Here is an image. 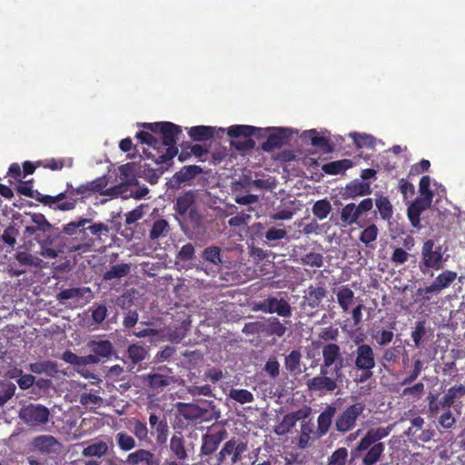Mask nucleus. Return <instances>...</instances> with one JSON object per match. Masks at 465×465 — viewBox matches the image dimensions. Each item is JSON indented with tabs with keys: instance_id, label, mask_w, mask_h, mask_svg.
Masks as SVG:
<instances>
[{
	"instance_id": "obj_1",
	"label": "nucleus",
	"mask_w": 465,
	"mask_h": 465,
	"mask_svg": "<svg viewBox=\"0 0 465 465\" xmlns=\"http://www.w3.org/2000/svg\"><path fill=\"white\" fill-rule=\"evenodd\" d=\"M391 427L369 429L357 445L351 450V460H361V465H375L385 451V443L381 440L390 435Z\"/></svg>"
},
{
	"instance_id": "obj_2",
	"label": "nucleus",
	"mask_w": 465,
	"mask_h": 465,
	"mask_svg": "<svg viewBox=\"0 0 465 465\" xmlns=\"http://www.w3.org/2000/svg\"><path fill=\"white\" fill-rule=\"evenodd\" d=\"M91 222L89 218L79 217L63 226L62 232L77 242L70 246V251L87 252L94 244V240L90 234L100 237L109 232L106 224L103 223L91 224Z\"/></svg>"
},
{
	"instance_id": "obj_3",
	"label": "nucleus",
	"mask_w": 465,
	"mask_h": 465,
	"mask_svg": "<svg viewBox=\"0 0 465 465\" xmlns=\"http://www.w3.org/2000/svg\"><path fill=\"white\" fill-rule=\"evenodd\" d=\"M143 128L162 135L160 146L166 147L165 153L153 156L156 163H164L178 154L176 143L182 134V127L171 122L145 123Z\"/></svg>"
},
{
	"instance_id": "obj_4",
	"label": "nucleus",
	"mask_w": 465,
	"mask_h": 465,
	"mask_svg": "<svg viewBox=\"0 0 465 465\" xmlns=\"http://www.w3.org/2000/svg\"><path fill=\"white\" fill-rule=\"evenodd\" d=\"M198 193L188 190L178 195L173 203L176 219L180 224L187 223L193 229H200L203 225V215L198 203Z\"/></svg>"
},
{
	"instance_id": "obj_5",
	"label": "nucleus",
	"mask_w": 465,
	"mask_h": 465,
	"mask_svg": "<svg viewBox=\"0 0 465 465\" xmlns=\"http://www.w3.org/2000/svg\"><path fill=\"white\" fill-rule=\"evenodd\" d=\"M89 183L79 185L74 188L69 183H66V190L57 195L51 196L46 195L40 199V203L53 210H58L63 212L72 211L76 207L79 198L81 196L83 201L84 198L92 195Z\"/></svg>"
},
{
	"instance_id": "obj_6",
	"label": "nucleus",
	"mask_w": 465,
	"mask_h": 465,
	"mask_svg": "<svg viewBox=\"0 0 465 465\" xmlns=\"http://www.w3.org/2000/svg\"><path fill=\"white\" fill-rule=\"evenodd\" d=\"M465 396V385L456 384L447 390L445 394L439 399V395L430 392L427 396L428 417L434 419L440 414V409L461 407L460 399Z\"/></svg>"
},
{
	"instance_id": "obj_7",
	"label": "nucleus",
	"mask_w": 465,
	"mask_h": 465,
	"mask_svg": "<svg viewBox=\"0 0 465 465\" xmlns=\"http://www.w3.org/2000/svg\"><path fill=\"white\" fill-rule=\"evenodd\" d=\"M50 416L49 409L39 403L24 405L18 413L23 423L35 430L43 429L49 422Z\"/></svg>"
},
{
	"instance_id": "obj_8",
	"label": "nucleus",
	"mask_w": 465,
	"mask_h": 465,
	"mask_svg": "<svg viewBox=\"0 0 465 465\" xmlns=\"http://www.w3.org/2000/svg\"><path fill=\"white\" fill-rule=\"evenodd\" d=\"M444 262L441 247H435L433 240L425 241L421 247L420 261L419 262L420 272L426 274L430 269L441 270L444 267Z\"/></svg>"
},
{
	"instance_id": "obj_9",
	"label": "nucleus",
	"mask_w": 465,
	"mask_h": 465,
	"mask_svg": "<svg viewBox=\"0 0 465 465\" xmlns=\"http://www.w3.org/2000/svg\"><path fill=\"white\" fill-rule=\"evenodd\" d=\"M365 405L362 402H356L346 407L334 421V430L341 434L351 431L357 425L358 419L362 415Z\"/></svg>"
},
{
	"instance_id": "obj_10",
	"label": "nucleus",
	"mask_w": 465,
	"mask_h": 465,
	"mask_svg": "<svg viewBox=\"0 0 465 465\" xmlns=\"http://www.w3.org/2000/svg\"><path fill=\"white\" fill-rule=\"evenodd\" d=\"M354 354V367L361 371L360 381L363 382L372 376L371 371L376 365L374 351L370 344L361 343L357 346Z\"/></svg>"
},
{
	"instance_id": "obj_11",
	"label": "nucleus",
	"mask_w": 465,
	"mask_h": 465,
	"mask_svg": "<svg viewBox=\"0 0 465 465\" xmlns=\"http://www.w3.org/2000/svg\"><path fill=\"white\" fill-rule=\"evenodd\" d=\"M322 363L321 367L331 370V375H335L336 378H340L341 376V371L344 368V359L341 351V347L337 343H326L322 347Z\"/></svg>"
},
{
	"instance_id": "obj_12",
	"label": "nucleus",
	"mask_w": 465,
	"mask_h": 465,
	"mask_svg": "<svg viewBox=\"0 0 465 465\" xmlns=\"http://www.w3.org/2000/svg\"><path fill=\"white\" fill-rule=\"evenodd\" d=\"M335 375H331V370L321 367L320 374L307 381L308 391L318 392L319 395L331 392L338 387Z\"/></svg>"
},
{
	"instance_id": "obj_13",
	"label": "nucleus",
	"mask_w": 465,
	"mask_h": 465,
	"mask_svg": "<svg viewBox=\"0 0 465 465\" xmlns=\"http://www.w3.org/2000/svg\"><path fill=\"white\" fill-rule=\"evenodd\" d=\"M253 131L254 126L236 124L228 128L227 134L232 138L242 137V141L239 140L232 142V145H233L238 151H248L255 147V142L252 138Z\"/></svg>"
},
{
	"instance_id": "obj_14",
	"label": "nucleus",
	"mask_w": 465,
	"mask_h": 465,
	"mask_svg": "<svg viewBox=\"0 0 465 465\" xmlns=\"http://www.w3.org/2000/svg\"><path fill=\"white\" fill-rule=\"evenodd\" d=\"M292 137V132L284 127H270L268 137L265 142L261 144L263 152L271 153L275 149L281 148L288 143Z\"/></svg>"
},
{
	"instance_id": "obj_15",
	"label": "nucleus",
	"mask_w": 465,
	"mask_h": 465,
	"mask_svg": "<svg viewBox=\"0 0 465 465\" xmlns=\"http://www.w3.org/2000/svg\"><path fill=\"white\" fill-rule=\"evenodd\" d=\"M246 450V444L237 441L235 439L227 440L216 455L215 465H223L227 457H231L232 463H237L242 460V453Z\"/></svg>"
},
{
	"instance_id": "obj_16",
	"label": "nucleus",
	"mask_w": 465,
	"mask_h": 465,
	"mask_svg": "<svg viewBox=\"0 0 465 465\" xmlns=\"http://www.w3.org/2000/svg\"><path fill=\"white\" fill-rule=\"evenodd\" d=\"M256 309L265 313H277L279 316L289 318L292 316L290 303L281 298L269 297L256 305Z\"/></svg>"
},
{
	"instance_id": "obj_17",
	"label": "nucleus",
	"mask_w": 465,
	"mask_h": 465,
	"mask_svg": "<svg viewBox=\"0 0 465 465\" xmlns=\"http://www.w3.org/2000/svg\"><path fill=\"white\" fill-rule=\"evenodd\" d=\"M228 436V432L225 429H221L216 432H208L202 437V445L200 448V455L202 457L210 456L214 453L222 441H223Z\"/></svg>"
},
{
	"instance_id": "obj_18",
	"label": "nucleus",
	"mask_w": 465,
	"mask_h": 465,
	"mask_svg": "<svg viewBox=\"0 0 465 465\" xmlns=\"http://www.w3.org/2000/svg\"><path fill=\"white\" fill-rule=\"evenodd\" d=\"M203 173V170L199 165H186L176 172L167 182V185L171 189H178L183 183L193 180L197 175Z\"/></svg>"
},
{
	"instance_id": "obj_19",
	"label": "nucleus",
	"mask_w": 465,
	"mask_h": 465,
	"mask_svg": "<svg viewBox=\"0 0 465 465\" xmlns=\"http://www.w3.org/2000/svg\"><path fill=\"white\" fill-rule=\"evenodd\" d=\"M170 450L176 460L184 461L193 454L194 448L192 443L186 444L181 432H176L170 440Z\"/></svg>"
},
{
	"instance_id": "obj_20",
	"label": "nucleus",
	"mask_w": 465,
	"mask_h": 465,
	"mask_svg": "<svg viewBox=\"0 0 465 465\" xmlns=\"http://www.w3.org/2000/svg\"><path fill=\"white\" fill-rule=\"evenodd\" d=\"M30 446L32 450L51 455L58 452L61 443L53 435H38L32 439Z\"/></svg>"
},
{
	"instance_id": "obj_21",
	"label": "nucleus",
	"mask_w": 465,
	"mask_h": 465,
	"mask_svg": "<svg viewBox=\"0 0 465 465\" xmlns=\"http://www.w3.org/2000/svg\"><path fill=\"white\" fill-rule=\"evenodd\" d=\"M170 371L171 370L166 366L159 367L157 371L148 373L144 377V380L151 389L162 390L173 382V378L169 375Z\"/></svg>"
},
{
	"instance_id": "obj_22",
	"label": "nucleus",
	"mask_w": 465,
	"mask_h": 465,
	"mask_svg": "<svg viewBox=\"0 0 465 465\" xmlns=\"http://www.w3.org/2000/svg\"><path fill=\"white\" fill-rule=\"evenodd\" d=\"M336 408L333 405H328L317 418V429L315 430V438L319 439L325 436L331 426Z\"/></svg>"
},
{
	"instance_id": "obj_23",
	"label": "nucleus",
	"mask_w": 465,
	"mask_h": 465,
	"mask_svg": "<svg viewBox=\"0 0 465 465\" xmlns=\"http://www.w3.org/2000/svg\"><path fill=\"white\" fill-rule=\"evenodd\" d=\"M126 462L129 465H139L141 463H144L145 465H160L161 460L152 451L139 449L128 454Z\"/></svg>"
},
{
	"instance_id": "obj_24",
	"label": "nucleus",
	"mask_w": 465,
	"mask_h": 465,
	"mask_svg": "<svg viewBox=\"0 0 465 465\" xmlns=\"http://www.w3.org/2000/svg\"><path fill=\"white\" fill-rule=\"evenodd\" d=\"M371 193V183L355 179L345 187V194L349 198L369 195Z\"/></svg>"
},
{
	"instance_id": "obj_25",
	"label": "nucleus",
	"mask_w": 465,
	"mask_h": 465,
	"mask_svg": "<svg viewBox=\"0 0 465 465\" xmlns=\"http://www.w3.org/2000/svg\"><path fill=\"white\" fill-rule=\"evenodd\" d=\"M327 291L322 286H309L304 296L305 303L312 309L318 308L322 301L326 297Z\"/></svg>"
},
{
	"instance_id": "obj_26",
	"label": "nucleus",
	"mask_w": 465,
	"mask_h": 465,
	"mask_svg": "<svg viewBox=\"0 0 465 465\" xmlns=\"http://www.w3.org/2000/svg\"><path fill=\"white\" fill-rule=\"evenodd\" d=\"M375 205L377 211L383 221L390 222L393 216V205L388 196L382 193H376Z\"/></svg>"
},
{
	"instance_id": "obj_27",
	"label": "nucleus",
	"mask_w": 465,
	"mask_h": 465,
	"mask_svg": "<svg viewBox=\"0 0 465 465\" xmlns=\"http://www.w3.org/2000/svg\"><path fill=\"white\" fill-rule=\"evenodd\" d=\"M353 166L351 159H341L324 163L322 170L330 175H338L344 173L348 169Z\"/></svg>"
},
{
	"instance_id": "obj_28",
	"label": "nucleus",
	"mask_w": 465,
	"mask_h": 465,
	"mask_svg": "<svg viewBox=\"0 0 465 465\" xmlns=\"http://www.w3.org/2000/svg\"><path fill=\"white\" fill-rule=\"evenodd\" d=\"M215 130L212 126L196 125L188 129V134L193 141L204 142L213 138Z\"/></svg>"
},
{
	"instance_id": "obj_29",
	"label": "nucleus",
	"mask_w": 465,
	"mask_h": 465,
	"mask_svg": "<svg viewBox=\"0 0 465 465\" xmlns=\"http://www.w3.org/2000/svg\"><path fill=\"white\" fill-rule=\"evenodd\" d=\"M88 348L101 359L109 358L114 352L113 344L108 340L90 341Z\"/></svg>"
},
{
	"instance_id": "obj_30",
	"label": "nucleus",
	"mask_w": 465,
	"mask_h": 465,
	"mask_svg": "<svg viewBox=\"0 0 465 465\" xmlns=\"http://www.w3.org/2000/svg\"><path fill=\"white\" fill-rule=\"evenodd\" d=\"M302 353L299 350L292 351L284 359V367L289 373L297 375L302 372Z\"/></svg>"
},
{
	"instance_id": "obj_31",
	"label": "nucleus",
	"mask_w": 465,
	"mask_h": 465,
	"mask_svg": "<svg viewBox=\"0 0 465 465\" xmlns=\"http://www.w3.org/2000/svg\"><path fill=\"white\" fill-rule=\"evenodd\" d=\"M457 272L450 270H445L440 272L431 284L435 287L437 292L440 293L444 289H447L457 278Z\"/></svg>"
},
{
	"instance_id": "obj_32",
	"label": "nucleus",
	"mask_w": 465,
	"mask_h": 465,
	"mask_svg": "<svg viewBox=\"0 0 465 465\" xmlns=\"http://www.w3.org/2000/svg\"><path fill=\"white\" fill-rule=\"evenodd\" d=\"M336 296L338 304L341 308L342 312H349L354 300L353 291L348 285H343L338 290Z\"/></svg>"
},
{
	"instance_id": "obj_33",
	"label": "nucleus",
	"mask_w": 465,
	"mask_h": 465,
	"mask_svg": "<svg viewBox=\"0 0 465 465\" xmlns=\"http://www.w3.org/2000/svg\"><path fill=\"white\" fill-rule=\"evenodd\" d=\"M120 178L123 180L122 184H125V188L128 185H136L138 181L135 174V163H127L119 167Z\"/></svg>"
},
{
	"instance_id": "obj_34",
	"label": "nucleus",
	"mask_w": 465,
	"mask_h": 465,
	"mask_svg": "<svg viewBox=\"0 0 465 465\" xmlns=\"http://www.w3.org/2000/svg\"><path fill=\"white\" fill-rule=\"evenodd\" d=\"M359 218L356 203H350L341 208V221L343 223L344 226L357 224Z\"/></svg>"
},
{
	"instance_id": "obj_35",
	"label": "nucleus",
	"mask_w": 465,
	"mask_h": 465,
	"mask_svg": "<svg viewBox=\"0 0 465 465\" xmlns=\"http://www.w3.org/2000/svg\"><path fill=\"white\" fill-rule=\"evenodd\" d=\"M131 265L129 263L116 264L111 267L103 274V280L111 281L114 279H121L130 273Z\"/></svg>"
},
{
	"instance_id": "obj_36",
	"label": "nucleus",
	"mask_w": 465,
	"mask_h": 465,
	"mask_svg": "<svg viewBox=\"0 0 465 465\" xmlns=\"http://www.w3.org/2000/svg\"><path fill=\"white\" fill-rule=\"evenodd\" d=\"M305 136L310 138L312 145L320 147L323 152L330 153L332 151L330 139L324 136H320L316 130H310L306 132Z\"/></svg>"
},
{
	"instance_id": "obj_37",
	"label": "nucleus",
	"mask_w": 465,
	"mask_h": 465,
	"mask_svg": "<svg viewBox=\"0 0 465 465\" xmlns=\"http://www.w3.org/2000/svg\"><path fill=\"white\" fill-rule=\"evenodd\" d=\"M108 452V445L105 441L94 442L84 448L82 455L84 457H104Z\"/></svg>"
},
{
	"instance_id": "obj_38",
	"label": "nucleus",
	"mask_w": 465,
	"mask_h": 465,
	"mask_svg": "<svg viewBox=\"0 0 465 465\" xmlns=\"http://www.w3.org/2000/svg\"><path fill=\"white\" fill-rule=\"evenodd\" d=\"M127 356L134 364H136L148 357V351L143 346L134 343L128 347Z\"/></svg>"
},
{
	"instance_id": "obj_39",
	"label": "nucleus",
	"mask_w": 465,
	"mask_h": 465,
	"mask_svg": "<svg viewBox=\"0 0 465 465\" xmlns=\"http://www.w3.org/2000/svg\"><path fill=\"white\" fill-rule=\"evenodd\" d=\"M169 230L170 225L168 222L164 219H158L153 223L149 237L151 240H157L161 237L166 236Z\"/></svg>"
},
{
	"instance_id": "obj_40",
	"label": "nucleus",
	"mask_w": 465,
	"mask_h": 465,
	"mask_svg": "<svg viewBox=\"0 0 465 465\" xmlns=\"http://www.w3.org/2000/svg\"><path fill=\"white\" fill-rule=\"evenodd\" d=\"M312 213L319 220L325 219L331 211V204L327 199H322L314 203Z\"/></svg>"
},
{
	"instance_id": "obj_41",
	"label": "nucleus",
	"mask_w": 465,
	"mask_h": 465,
	"mask_svg": "<svg viewBox=\"0 0 465 465\" xmlns=\"http://www.w3.org/2000/svg\"><path fill=\"white\" fill-rule=\"evenodd\" d=\"M115 440L120 450L124 451H129L136 446L134 437L124 431L118 432Z\"/></svg>"
},
{
	"instance_id": "obj_42",
	"label": "nucleus",
	"mask_w": 465,
	"mask_h": 465,
	"mask_svg": "<svg viewBox=\"0 0 465 465\" xmlns=\"http://www.w3.org/2000/svg\"><path fill=\"white\" fill-rule=\"evenodd\" d=\"M152 435H155L157 444L163 445L167 441L169 435V426L166 420L163 418L161 420L160 424L151 430Z\"/></svg>"
},
{
	"instance_id": "obj_43",
	"label": "nucleus",
	"mask_w": 465,
	"mask_h": 465,
	"mask_svg": "<svg viewBox=\"0 0 465 465\" xmlns=\"http://www.w3.org/2000/svg\"><path fill=\"white\" fill-rule=\"evenodd\" d=\"M229 396L232 400L241 404L250 403L254 401L252 393L245 389H232Z\"/></svg>"
},
{
	"instance_id": "obj_44",
	"label": "nucleus",
	"mask_w": 465,
	"mask_h": 465,
	"mask_svg": "<svg viewBox=\"0 0 465 465\" xmlns=\"http://www.w3.org/2000/svg\"><path fill=\"white\" fill-rule=\"evenodd\" d=\"M350 136L352 137L354 144L357 148H372L374 146L375 139L372 135L352 133L350 134Z\"/></svg>"
},
{
	"instance_id": "obj_45",
	"label": "nucleus",
	"mask_w": 465,
	"mask_h": 465,
	"mask_svg": "<svg viewBox=\"0 0 465 465\" xmlns=\"http://www.w3.org/2000/svg\"><path fill=\"white\" fill-rule=\"evenodd\" d=\"M379 234V229L376 224L371 223L365 227L361 232L359 240L365 245L375 242Z\"/></svg>"
},
{
	"instance_id": "obj_46",
	"label": "nucleus",
	"mask_w": 465,
	"mask_h": 465,
	"mask_svg": "<svg viewBox=\"0 0 465 465\" xmlns=\"http://www.w3.org/2000/svg\"><path fill=\"white\" fill-rule=\"evenodd\" d=\"M286 330L284 324L282 323L278 318L272 317L267 321L266 331L271 335L281 338L285 334Z\"/></svg>"
},
{
	"instance_id": "obj_47",
	"label": "nucleus",
	"mask_w": 465,
	"mask_h": 465,
	"mask_svg": "<svg viewBox=\"0 0 465 465\" xmlns=\"http://www.w3.org/2000/svg\"><path fill=\"white\" fill-rule=\"evenodd\" d=\"M442 411L441 415H438V423L439 425L445 430L451 429L456 424V418L454 417L450 408L440 409Z\"/></svg>"
},
{
	"instance_id": "obj_48",
	"label": "nucleus",
	"mask_w": 465,
	"mask_h": 465,
	"mask_svg": "<svg viewBox=\"0 0 465 465\" xmlns=\"http://www.w3.org/2000/svg\"><path fill=\"white\" fill-rule=\"evenodd\" d=\"M348 450L345 447L338 448L328 458L327 465H346Z\"/></svg>"
},
{
	"instance_id": "obj_49",
	"label": "nucleus",
	"mask_w": 465,
	"mask_h": 465,
	"mask_svg": "<svg viewBox=\"0 0 465 465\" xmlns=\"http://www.w3.org/2000/svg\"><path fill=\"white\" fill-rule=\"evenodd\" d=\"M32 182L33 180H29L26 182L22 183L16 187V191L18 193L34 198L36 201L40 202V199L44 197V194H41L38 191H34L32 187Z\"/></svg>"
},
{
	"instance_id": "obj_50",
	"label": "nucleus",
	"mask_w": 465,
	"mask_h": 465,
	"mask_svg": "<svg viewBox=\"0 0 465 465\" xmlns=\"http://www.w3.org/2000/svg\"><path fill=\"white\" fill-rule=\"evenodd\" d=\"M426 335L425 321H419L415 323V328L411 333V337L416 348H420L422 344V339Z\"/></svg>"
},
{
	"instance_id": "obj_51",
	"label": "nucleus",
	"mask_w": 465,
	"mask_h": 465,
	"mask_svg": "<svg viewBox=\"0 0 465 465\" xmlns=\"http://www.w3.org/2000/svg\"><path fill=\"white\" fill-rule=\"evenodd\" d=\"M438 294L440 293L431 283L425 287H420L416 292L418 301H420L422 304L429 302L432 299L433 295Z\"/></svg>"
},
{
	"instance_id": "obj_52",
	"label": "nucleus",
	"mask_w": 465,
	"mask_h": 465,
	"mask_svg": "<svg viewBox=\"0 0 465 465\" xmlns=\"http://www.w3.org/2000/svg\"><path fill=\"white\" fill-rule=\"evenodd\" d=\"M89 291V288H68L62 290L58 294V298L60 300L80 299Z\"/></svg>"
},
{
	"instance_id": "obj_53",
	"label": "nucleus",
	"mask_w": 465,
	"mask_h": 465,
	"mask_svg": "<svg viewBox=\"0 0 465 465\" xmlns=\"http://www.w3.org/2000/svg\"><path fill=\"white\" fill-rule=\"evenodd\" d=\"M203 259L210 262L215 265L222 262L221 260V249L218 246H210L203 250Z\"/></svg>"
},
{
	"instance_id": "obj_54",
	"label": "nucleus",
	"mask_w": 465,
	"mask_h": 465,
	"mask_svg": "<svg viewBox=\"0 0 465 465\" xmlns=\"http://www.w3.org/2000/svg\"><path fill=\"white\" fill-rule=\"evenodd\" d=\"M132 424H133V427H134L133 432H134V436L140 441H146L147 442L149 440V437H148L149 430H148V428H147L146 424L142 422L139 420H136V419H134L132 421Z\"/></svg>"
},
{
	"instance_id": "obj_55",
	"label": "nucleus",
	"mask_w": 465,
	"mask_h": 465,
	"mask_svg": "<svg viewBox=\"0 0 465 465\" xmlns=\"http://www.w3.org/2000/svg\"><path fill=\"white\" fill-rule=\"evenodd\" d=\"M32 224L37 229V231L43 234L51 229V224L45 219V215L41 213H34L31 216Z\"/></svg>"
},
{
	"instance_id": "obj_56",
	"label": "nucleus",
	"mask_w": 465,
	"mask_h": 465,
	"mask_svg": "<svg viewBox=\"0 0 465 465\" xmlns=\"http://www.w3.org/2000/svg\"><path fill=\"white\" fill-rule=\"evenodd\" d=\"M136 138L141 142V143H145L153 149H159L160 141L156 137H154L152 134L146 131H140L136 134Z\"/></svg>"
},
{
	"instance_id": "obj_57",
	"label": "nucleus",
	"mask_w": 465,
	"mask_h": 465,
	"mask_svg": "<svg viewBox=\"0 0 465 465\" xmlns=\"http://www.w3.org/2000/svg\"><path fill=\"white\" fill-rule=\"evenodd\" d=\"M422 370H423V363H422L421 360H420V359L415 360L413 362V368H412L411 371L410 372V374L407 377H405L403 379L401 384L409 385V384L412 383L420 376Z\"/></svg>"
},
{
	"instance_id": "obj_58",
	"label": "nucleus",
	"mask_w": 465,
	"mask_h": 465,
	"mask_svg": "<svg viewBox=\"0 0 465 465\" xmlns=\"http://www.w3.org/2000/svg\"><path fill=\"white\" fill-rule=\"evenodd\" d=\"M295 426L294 421L289 414L283 416L282 421L275 426L274 432L277 435H284L288 433Z\"/></svg>"
},
{
	"instance_id": "obj_59",
	"label": "nucleus",
	"mask_w": 465,
	"mask_h": 465,
	"mask_svg": "<svg viewBox=\"0 0 465 465\" xmlns=\"http://www.w3.org/2000/svg\"><path fill=\"white\" fill-rule=\"evenodd\" d=\"M17 235V229L14 225H10L6 229H5L3 234L0 236V241H3L8 246L13 248L16 243Z\"/></svg>"
},
{
	"instance_id": "obj_60",
	"label": "nucleus",
	"mask_w": 465,
	"mask_h": 465,
	"mask_svg": "<svg viewBox=\"0 0 465 465\" xmlns=\"http://www.w3.org/2000/svg\"><path fill=\"white\" fill-rule=\"evenodd\" d=\"M302 263L312 267H322L323 265V257L319 252H311L302 259Z\"/></svg>"
},
{
	"instance_id": "obj_61",
	"label": "nucleus",
	"mask_w": 465,
	"mask_h": 465,
	"mask_svg": "<svg viewBox=\"0 0 465 465\" xmlns=\"http://www.w3.org/2000/svg\"><path fill=\"white\" fill-rule=\"evenodd\" d=\"M422 213V211L418 209L416 206L412 205L411 203L407 209V216L411 223V224L417 229H420V214Z\"/></svg>"
},
{
	"instance_id": "obj_62",
	"label": "nucleus",
	"mask_w": 465,
	"mask_h": 465,
	"mask_svg": "<svg viewBox=\"0 0 465 465\" xmlns=\"http://www.w3.org/2000/svg\"><path fill=\"white\" fill-rule=\"evenodd\" d=\"M194 253V246L189 242L182 246L176 255V258L182 262H188L193 259Z\"/></svg>"
},
{
	"instance_id": "obj_63",
	"label": "nucleus",
	"mask_w": 465,
	"mask_h": 465,
	"mask_svg": "<svg viewBox=\"0 0 465 465\" xmlns=\"http://www.w3.org/2000/svg\"><path fill=\"white\" fill-rule=\"evenodd\" d=\"M107 307L104 304H99L91 308L92 320L94 322L100 324L107 317Z\"/></svg>"
},
{
	"instance_id": "obj_64",
	"label": "nucleus",
	"mask_w": 465,
	"mask_h": 465,
	"mask_svg": "<svg viewBox=\"0 0 465 465\" xmlns=\"http://www.w3.org/2000/svg\"><path fill=\"white\" fill-rule=\"evenodd\" d=\"M401 346L390 347L384 350L382 360L388 363H395L400 359Z\"/></svg>"
}]
</instances>
